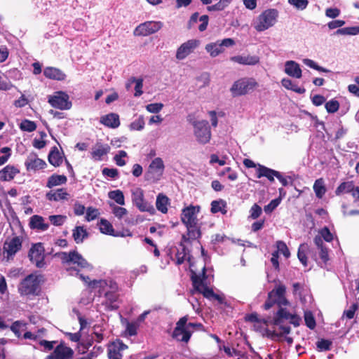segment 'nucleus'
Listing matches in <instances>:
<instances>
[{
    "instance_id": "obj_49",
    "label": "nucleus",
    "mask_w": 359,
    "mask_h": 359,
    "mask_svg": "<svg viewBox=\"0 0 359 359\" xmlns=\"http://www.w3.org/2000/svg\"><path fill=\"white\" fill-rule=\"evenodd\" d=\"M93 334L95 336V341L97 343H100L104 339V330L102 326L99 325H95L93 327Z\"/></svg>"
},
{
    "instance_id": "obj_10",
    "label": "nucleus",
    "mask_w": 359,
    "mask_h": 359,
    "mask_svg": "<svg viewBox=\"0 0 359 359\" xmlns=\"http://www.w3.org/2000/svg\"><path fill=\"white\" fill-rule=\"evenodd\" d=\"M192 125L197 141L202 144L208 143L211 139V130L208 122L205 120L194 121Z\"/></svg>"
},
{
    "instance_id": "obj_17",
    "label": "nucleus",
    "mask_w": 359,
    "mask_h": 359,
    "mask_svg": "<svg viewBox=\"0 0 359 359\" xmlns=\"http://www.w3.org/2000/svg\"><path fill=\"white\" fill-rule=\"evenodd\" d=\"M25 166L27 171H34L43 169L46 166V163L43 159L39 158L35 152L28 154L25 161Z\"/></svg>"
},
{
    "instance_id": "obj_50",
    "label": "nucleus",
    "mask_w": 359,
    "mask_h": 359,
    "mask_svg": "<svg viewBox=\"0 0 359 359\" xmlns=\"http://www.w3.org/2000/svg\"><path fill=\"white\" fill-rule=\"evenodd\" d=\"M276 244L277 248L276 251H278V253H282L286 258H288L290 256V250L285 242L283 241H278Z\"/></svg>"
},
{
    "instance_id": "obj_34",
    "label": "nucleus",
    "mask_w": 359,
    "mask_h": 359,
    "mask_svg": "<svg viewBox=\"0 0 359 359\" xmlns=\"http://www.w3.org/2000/svg\"><path fill=\"white\" fill-rule=\"evenodd\" d=\"M48 159V162L54 167H59L62 164V157L56 147H54L50 151Z\"/></svg>"
},
{
    "instance_id": "obj_25",
    "label": "nucleus",
    "mask_w": 359,
    "mask_h": 359,
    "mask_svg": "<svg viewBox=\"0 0 359 359\" xmlns=\"http://www.w3.org/2000/svg\"><path fill=\"white\" fill-rule=\"evenodd\" d=\"M29 227L32 229H37L42 231H46L49 224L44 222V219L42 216L34 215L30 217Z\"/></svg>"
},
{
    "instance_id": "obj_13",
    "label": "nucleus",
    "mask_w": 359,
    "mask_h": 359,
    "mask_svg": "<svg viewBox=\"0 0 359 359\" xmlns=\"http://www.w3.org/2000/svg\"><path fill=\"white\" fill-rule=\"evenodd\" d=\"M22 238L15 236L11 238H7L4 243V252L6 254L7 259L13 258L15 254L22 249Z\"/></svg>"
},
{
    "instance_id": "obj_4",
    "label": "nucleus",
    "mask_w": 359,
    "mask_h": 359,
    "mask_svg": "<svg viewBox=\"0 0 359 359\" xmlns=\"http://www.w3.org/2000/svg\"><path fill=\"white\" fill-rule=\"evenodd\" d=\"M43 276L31 273L23 278L18 287V291L21 296L35 297L41 293V282Z\"/></svg>"
},
{
    "instance_id": "obj_1",
    "label": "nucleus",
    "mask_w": 359,
    "mask_h": 359,
    "mask_svg": "<svg viewBox=\"0 0 359 359\" xmlns=\"http://www.w3.org/2000/svg\"><path fill=\"white\" fill-rule=\"evenodd\" d=\"M275 304L278 306V310L273 316V326L276 330H271L265 327L264 331L268 338L278 341V338L290 333V325L294 327H299L302 323V318L296 312H290L287 309L286 306H289L290 302L286 297V287L283 284L276 285L268 293L262 308L269 310Z\"/></svg>"
},
{
    "instance_id": "obj_39",
    "label": "nucleus",
    "mask_w": 359,
    "mask_h": 359,
    "mask_svg": "<svg viewBox=\"0 0 359 359\" xmlns=\"http://www.w3.org/2000/svg\"><path fill=\"white\" fill-rule=\"evenodd\" d=\"M99 228L101 233L114 236L115 232L114 229L112 224L108 220L101 219L99 224Z\"/></svg>"
},
{
    "instance_id": "obj_64",
    "label": "nucleus",
    "mask_w": 359,
    "mask_h": 359,
    "mask_svg": "<svg viewBox=\"0 0 359 359\" xmlns=\"http://www.w3.org/2000/svg\"><path fill=\"white\" fill-rule=\"evenodd\" d=\"M199 20L201 22V24L198 27V30L200 32H204L208 27L209 17L207 15H203L200 17Z\"/></svg>"
},
{
    "instance_id": "obj_42",
    "label": "nucleus",
    "mask_w": 359,
    "mask_h": 359,
    "mask_svg": "<svg viewBox=\"0 0 359 359\" xmlns=\"http://www.w3.org/2000/svg\"><path fill=\"white\" fill-rule=\"evenodd\" d=\"M354 184L353 182H345L341 183L335 191L337 196L343 193H351L353 190Z\"/></svg>"
},
{
    "instance_id": "obj_8",
    "label": "nucleus",
    "mask_w": 359,
    "mask_h": 359,
    "mask_svg": "<svg viewBox=\"0 0 359 359\" xmlns=\"http://www.w3.org/2000/svg\"><path fill=\"white\" fill-rule=\"evenodd\" d=\"M276 9H267L262 12L257 18V22L255 29L257 32H263L273 26L278 18Z\"/></svg>"
},
{
    "instance_id": "obj_52",
    "label": "nucleus",
    "mask_w": 359,
    "mask_h": 359,
    "mask_svg": "<svg viewBox=\"0 0 359 359\" xmlns=\"http://www.w3.org/2000/svg\"><path fill=\"white\" fill-rule=\"evenodd\" d=\"M359 33V27H344L341 29H339L337 31V34H344V35H356Z\"/></svg>"
},
{
    "instance_id": "obj_22",
    "label": "nucleus",
    "mask_w": 359,
    "mask_h": 359,
    "mask_svg": "<svg viewBox=\"0 0 359 359\" xmlns=\"http://www.w3.org/2000/svg\"><path fill=\"white\" fill-rule=\"evenodd\" d=\"M111 291L104 293L105 302L103 304L106 306L107 311H114L118 309V306L116 304L118 299V294L116 292L117 287H111Z\"/></svg>"
},
{
    "instance_id": "obj_57",
    "label": "nucleus",
    "mask_w": 359,
    "mask_h": 359,
    "mask_svg": "<svg viewBox=\"0 0 359 359\" xmlns=\"http://www.w3.org/2000/svg\"><path fill=\"white\" fill-rule=\"evenodd\" d=\"M99 215V211L97 209L93 207H88L86 210V219L90 222L95 219Z\"/></svg>"
},
{
    "instance_id": "obj_61",
    "label": "nucleus",
    "mask_w": 359,
    "mask_h": 359,
    "mask_svg": "<svg viewBox=\"0 0 359 359\" xmlns=\"http://www.w3.org/2000/svg\"><path fill=\"white\" fill-rule=\"evenodd\" d=\"M262 212V208L257 203H255L251 207L250 210V217L252 218L253 219H255L261 215Z\"/></svg>"
},
{
    "instance_id": "obj_63",
    "label": "nucleus",
    "mask_w": 359,
    "mask_h": 359,
    "mask_svg": "<svg viewBox=\"0 0 359 359\" xmlns=\"http://www.w3.org/2000/svg\"><path fill=\"white\" fill-rule=\"evenodd\" d=\"M138 327V325L136 323H127L126 325V332L130 336H134L137 334V330Z\"/></svg>"
},
{
    "instance_id": "obj_21",
    "label": "nucleus",
    "mask_w": 359,
    "mask_h": 359,
    "mask_svg": "<svg viewBox=\"0 0 359 359\" xmlns=\"http://www.w3.org/2000/svg\"><path fill=\"white\" fill-rule=\"evenodd\" d=\"M110 146L107 144H102L101 141H97L92 148L90 152L91 158L95 161L102 160L104 156L107 155L110 151Z\"/></svg>"
},
{
    "instance_id": "obj_19",
    "label": "nucleus",
    "mask_w": 359,
    "mask_h": 359,
    "mask_svg": "<svg viewBox=\"0 0 359 359\" xmlns=\"http://www.w3.org/2000/svg\"><path fill=\"white\" fill-rule=\"evenodd\" d=\"M199 41L196 39H191L182 43L177 50L176 58L183 60L188 56L198 46Z\"/></svg>"
},
{
    "instance_id": "obj_38",
    "label": "nucleus",
    "mask_w": 359,
    "mask_h": 359,
    "mask_svg": "<svg viewBox=\"0 0 359 359\" xmlns=\"http://www.w3.org/2000/svg\"><path fill=\"white\" fill-rule=\"evenodd\" d=\"M108 196L110 199L114 200L117 204L120 205H125V197L121 190L116 189L110 191L108 193Z\"/></svg>"
},
{
    "instance_id": "obj_45",
    "label": "nucleus",
    "mask_w": 359,
    "mask_h": 359,
    "mask_svg": "<svg viewBox=\"0 0 359 359\" xmlns=\"http://www.w3.org/2000/svg\"><path fill=\"white\" fill-rule=\"evenodd\" d=\"M20 128L23 131L33 132L36 129V124L34 121L25 119L21 122Z\"/></svg>"
},
{
    "instance_id": "obj_33",
    "label": "nucleus",
    "mask_w": 359,
    "mask_h": 359,
    "mask_svg": "<svg viewBox=\"0 0 359 359\" xmlns=\"http://www.w3.org/2000/svg\"><path fill=\"white\" fill-rule=\"evenodd\" d=\"M67 178L65 175L53 174L48 177L46 187L48 188H52L55 186L65 184L67 183Z\"/></svg>"
},
{
    "instance_id": "obj_30",
    "label": "nucleus",
    "mask_w": 359,
    "mask_h": 359,
    "mask_svg": "<svg viewBox=\"0 0 359 359\" xmlns=\"http://www.w3.org/2000/svg\"><path fill=\"white\" fill-rule=\"evenodd\" d=\"M69 196V194L66 191V189L63 188L58 189L55 192L50 191L46 195V198L50 201L67 200Z\"/></svg>"
},
{
    "instance_id": "obj_48",
    "label": "nucleus",
    "mask_w": 359,
    "mask_h": 359,
    "mask_svg": "<svg viewBox=\"0 0 359 359\" xmlns=\"http://www.w3.org/2000/svg\"><path fill=\"white\" fill-rule=\"evenodd\" d=\"M110 207L112 209V213L118 219H121L128 213V210L125 208L116 205L114 203H110Z\"/></svg>"
},
{
    "instance_id": "obj_53",
    "label": "nucleus",
    "mask_w": 359,
    "mask_h": 359,
    "mask_svg": "<svg viewBox=\"0 0 359 359\" xmlns=\"http://www.w3.org/2000/svg\"><path fill=\"white\" fill-rule=\"evenodd\" d=\"M144 120L142 116L133 121L130 125V128L134 130H141L144 127Z\"/></svg>"
},
{
    "instance_id": "obj_40",
    "label": "nucleus",
    "mask_w": 359,
    "mask_h": 359,
    "mask_svg": "<svg viewBox=\"0 0 359 359\" xmlns=\"http://www.w3.org/2000/svg\"><path fill=\"white\" fill-rule=\"evenodd\" d=\"M180 250H178L175 255L177 265L182 264L184 262L187 255L189 254V250L182 242L180 243Z\"/></svg>"
},
{
    "instance_id": "obj_62",
    "label": "nucleus",
    "mask_w": 359,
    "mask_h": 359,
    "mask_svg": "<svg viewBox=\"0 0 359 359\" xmlns=\"http://www.w3.org/2000/svg\"><path fill=\"white\" fill-rule=\"evenodd\" d=\"M163 104L162 103H151L147 104L146 109L151 113H158L163 109Z\"/></svg>"
},
{
    "instance_id": "obj_59",
    "label": "nucleus",
    "mask_w": 359,
    "mask_h": 359,
    "mask_svg": "<svg viewBox=\"0 0 359 359\" xmlns=\"http://www.w3.org/2000/svg\"><path fill=\"white\" fill-rule=\"evenodd\" d=\"M320 237L327 242H331L333 240V236L328 227H323L320 231Z\"/></svg>"
},
{
    "instance_id": "obj_7",
    "label": "nucleus",
    "mask_w": 359,
    "mask_h": 359,
    "mask_svg": "<svg viewBox=\"0 0 359 359\" xmlns=\"http://www.w3.org/2000/svg\"><path fill=\"white\" fill-rule=\"evenodd\" d=\"M190 272L191 280L194 289L203 294L205 297L212 298L215 293L213 290L203 284L204 280L207 278L205 266H203L201 276L198 275L193 269H190Z\"/></svg>"
},
{
    "instance_id": "obj_16",
    "label": "nucleus",
    "mask_w": 359,
    "mask_h": 359,
    "mask_svg": "<svg viewBox=\"0 0 359 359\" xmlns=\"http://www.w3.org/2000/svg\"><path fill=\"white\" fill-rule=\"evenodd\" d=\"M128 348V346L117 339L107 345V356L109 359H122L123 352Z\"/></svg>"
},
{
    "instance_id": "obj_31",
    "label": "nucleus",
    "mask_w": 359,
    "mask_h": 359,
    "mask_svg": "<svg viewBox=\"0 0 359 359\" xmlns=\"http://www.w3.org/2000/svg\"><path fill=\"white\" fill-rule=\"evenodd\" d=\"M245 320L255 324H264L266 327L269 325H273V317L269 316L266 318H259L258 314L255 312L246 315Z\"/></svg>"
},
{
    "instance_id": "obj_46",
    "label": "nucleus",
    "mask_w": 359,
    "mask_h": 359,
    "mask_svg": "<svg viewBox=\"0 0 359 359\" xmlns=\"http://www.w3.org/2000/svg\"><path fill=\"white\" fill-rule=\"evenodd\" d=\"M332 342L330 340L321 339L316 343L317 348L319 351H330L332 348Z\"/></svg>"
},
{
    "instance_id": "obj_12",
    "label": "nucleus",
    "mask_w": 359,
    "mask_h": 359,
    "mask_svg": "<svg viewBox=\"0 0 359 359\" xmlns=\"http://www.w3.org/2000/svg\"><path fill=\"white\" fill-rule=\"evenodd\" d=\"M48 102L53 107L60 110L69 109L72 105L69 95L62 91H57L53 95H50Z\"/></svg>"
},
{
    "instance_id": "obj_3",
    "label": "nucleus",
    "mask_w": 359,
    "mask_h": 359,
    "mask_svg": "<svg viewBox=\"0 0 359 359\" xmlns=\"http://www.w3.org/2000/svg\"><path fill=\"white\" fill-rule=\"evenodd\" d=\"M199 205H190L182 209L181 221L189 230L192 237L201 236V224L197 219V214L200 212Z\"/></svg>"
},
{
    "instance_id": "obj_9",
    "label": "nucleus",
    "mask_w": 359,
    "mask_h": 359,
    "mask_svg": "<svg viewBox=\"0 0 359 359\" xmlns=\"http://www.w3.org/2000/svg\"><path fill=\"white\" fill-rule=\"evenodd\" d=\"M132 201L140 212H147L151 215L156 212L153 205L144 199V191L141 188L132 191Z\"/></svg>"
},
{
    "instance_id": "obj_6",
    "label": "nucleus",
    "mask_w": 359,
    "mask_h": 359,
    "mask_svg": "<svg viewBox=\"0 0 359 359\" xmlns=\"http://www.w3.org/2000/svg\"><path fill=\"white\" fill-rule=\"evenodd\" d=\"M189 316H184L179 319L176 323L175 327L174 328L172 337L179 342L187 344L194 332V330H189L187 325Z\"/></svg>"
},
{
    "instance_id": "obj_60",
    "label": "nucleus",
    "mask_w": 359,
    "mask_h": 359,
    "mask_svg": "<svg viewBox=\"0 0 359 359\" xmlns=\"http://www.w3.org/2000/svg\"><path fill=\"white\" fill-rule=\"evenodd\" d=\"M102 175L115 179L118 177V171L116 168H104L102 170Z\"/></svg>"
},
{
    "instance_id": "obj_29",
    "label": "nucleus",
    "mask_w": 359,
    "mask_h": 359,
    "mask_svg": "<svg viewBox=\"0 0 359 359\" xmlns=\"http://www.w3.org/2000/svg\"><path fill=\"white\" fill-rule=\"evenodd\" d=\"M43 74L46 78L58 81L65 80L66 77L65 74L60 69L52 67L45 68L43 70Z\"/></svg>"
},
{
    "instance_id": "obj_47",
    "label": "nucleus",
    "mask_w": 359,
    "mask_h": 359,
    "mask_svg": "<svg viewBox=\"0 0 359 359\" xmlns=\"http://www.w3.org/2000/svg\"><path fill=\"white\" fill-rule=\"evenodd\" d=\"M339 102L335 99H332L327 102L325 104L327 111L330 114L337 112L339 109Z\"/></svg>"
},
{
    "instance_id": "obj_14",
    "label": "nucleus",
    "mask_w": 359,
    "mask_h": 359,
    "mask_svg": "<svg viewBox=\"0 0 359 359\" xmlns=\"http://www.w3.org/2000/svg\"><path fill=\"white\" fill-rule=\"evenodd\" d=\"M162 27L161 22L147 21L139 25L134 30L135 36H146L157 32Z\"/></svg>"
},
{
    "instance_id": "obj_56",
    "label": "nucleus",
    "mask_w": 359,
    "mask_h": 359,
    "mask_svg": "<svg viewBox=\"0 0 359 359\" xmlns=\"http://www.w3.org/2000/svg\"><path fill=\"white\" fill-rule=\"evenodd\" d=\"M358 309V304H353L348 310H345L343 313V317L345 316L348 319L353 318L355 311Z\"/></svg>"
},
{
    "instance_id": "obj_20",
    "label": "nucleus",
    "mask_w": 359,
    "mask_h": 359,
    "mask_svg": "<svg viewBox=\"0 0 359 359\" xmlns=\"http://www.w3.org/2000/svg\"><path fill=\"white\" fill-rule=\"evenodd\" d=\"M73 354L74 351L71 348L60 343L47 359H72Z\"/></svg>"
},
{
    "instance_id": "obj_32",
    "label": "nucleus",
    "mask_w": 359,
    "mask_h": 359,
    "mask_svg": "<svg viewBox=\"0 0 359 359\" xmlns=\"http://www.w3.org/2000/svg\"><path fill=\"white\" fill-rule=\"evenodd\" d=\"M170 205L169 198L163 193L158 194L156 201V209L163 214L168 212V206Z\"/></svg>"
},
{
    "instance_id": "obj_55",
    "label": "nucleus",
    "mask_w": 359,
    "mask_h": 359,
    "mask_svg": "<svg viewBox=\"0 0 359 359\" xmlns=\"http://www.w3.org/2000/svg\"><path fill=\"white\" fill-rule=\"evenodd\" d=\"M288 3L299 10H304L308 4V0H288Z\"/></svg>"
},
{
    "instance_id": "obj_15",
    "label": "nucleus",
    "mask_w": 359,
    "mask_h": 359,
    "mask_svg": "<svg viewBox=\"0 0 359 359\" xmlns=\"http://www.w3.org/2000/svg\"><path fill=\"white\" fill-rule=\"evenodd\" d=\"M235 44L233 39L227 38L223 39L222 41H217L215 43H210L205 46V50L210 53V56L216 57L224 50V47H231Z\"/></svg>"
},
{
    "instance_id": "obj_28",
    "label": "nucleus",
    "mask_w": 359,
    "mask_h": 359,
    "mask_svg": "<svg viewBox=\"0 0 359 359\" xmlns=\"http://www.w3.org/2000/svg\"><path fill=\"white\" fill-rule=\"evenodd\" d=\"M230 60L234 62L244 65H255L259 62V57L255 55H236L231 57Z\"/></svg>"
},
{
    "instance_id": "obj_44",
    "label": "nucleus",
    "mask_w": 359,
    "mask_h": 359,
    "mask_svg": "<svg viewBox=\"0 0 359 359\" xmlns=\"http://www.w3.org/2000/svg\"><path fill=\"white\" fill-rule=\"evenodd\" d=\"M308 250V245L306 244H302L299 245L298 252H297V257L300 262L304 266H307V256H306V250Z\"/></svg>"
},
{
    "instance_id": "obj_27",
    "label": "nucleus",
    "mask_w": 359,
    "mask_h": 359,
    "mask_svg": "<svg viewBox=\"0 0 359 359\" xmlns=\"http://www.w3.org/2000/svg\"><path fill=\"white\" fill-rule=\"evenodd\" d=\"M285 72L292 77L300 79L302 77V69L299 65L294 61L290 60L286 62Z\"/></svg>"
},
{
    "instance_id": "obj_35",
    "label": "nucleus",
    "mask_w": 359,
    "mask_h": 359,
    "mask_svg": "<svg viewBox=\"0 0 359 359\" xmlns=\"http://www.w3.org/2000/svg\"><path fill=\"white\" fill-rule=\"evenodd\" d=\"M210 211L213 214L221 212L223 215H226L227 212L226 202L222 199L212 201L211 202Z\"/></svg>"
},
{
    "instance_id": "obj_54",
    "label": "nucleus",
    "mask_w": 359,
    "mask_h": 359,
    "mask_svg": "<svg viewBox=\"0 0 359 359\" xmlns=\"http://www.w3.org/2000/svg\"><path fill=\"white\" fill-rule=\"evenodd\" d=\"M67 219V217L65 215H50L49 217V219L52 224L54 226H61L64 224Z\"/></svg>"
},
{
    "instance_id": "obj_2",
    "label": "nucleus",
    "mask_w": 359,
    "mask_h": 359,
    "mask_svg": "<svg viewBox=\"0 0 359 359\" xmlns=\"http://www.w3.org/2000/svg\"><path fill=\"white\" fill-rule=\"evenodd\" d=\"M55 256L60 259L62 265L65 266L67 271L69 272L72 275L74 273L79 275L80 278L86 283H88L89 286L92 287H101L107 285V282L105 280H93V281H90V278L88 276H84L83 274H79V272L83 269H93V266L76 250H72L69 252H57Z\"/></svg>"
},
{
    "instance_id": "obj_18",
    "label": "nucleus",
    "mask_w": 359,
    "mask_h": 359,
    "mask_svg": "<svg viewBox=\"0 0 359 359\" xmlns=\"http://www.w3.org/2000/svg\"><path fill=\"white\" fill-rule=\"evenodd\" d=\"M164 163L161 158H154L149 167L147 173V179H153L154 180H159L164 171Z\"/></svg>"
},
{
    "instance_id": "obj_41",
    "label": "nucleus",
    "mask_w": 359,
    "mask_h": 359,
    "mask_svg": "<svg viewBox=\"0 0 359 359\" xmlns=\"http://www.w3.org/2000/svg\"><path fill=\"white\" fill-rule=\"evenodd\" d=\"M232 0H219L217 4L208 6L207 10L211 11H224L231 4Z\"/></svg>"
},
{
    "instance_id": "obj_58",
    "label": "nucleus",
    "mask_w": 359,
    "mask_h": 359,
    "mask_svg": "<svg viewBox=\"0 0 359 359\" xmlns=\"http://www.w3.org/2000/svg\"><path fill=\"white\" fill-rule=\"evenodd\" d=\"M127 156V153L121 150L118 151V154H116L114 157V160L115 161L116 163L118 166H123L126 165V161L123 159V157H126Z\"/></svg>"
},
{
    "instance_id": "obj_23",
    "label": "nucleus",
    "mask_w": 359,
    "mask_h": 359,
    "mask_svg": "<svg viewBox=\"0 0 359 359\" xmlns=\"http://www.w3.org/2000/svg\"><path fill=\"white\" fill-rule=\"evenodd\" d=\"M100 122L110 128H116L121 124L119 116L115 113H109L101 116Z\"/></svg>"
},
{
    "instance_id": "obj_5",
    "label": "nucleus",
    "mask_w": 359,
    "mask_h": 359,
    "mask_svg": "<svg viewBox=\"0 0 359 359\" xmlns=\"http://www.w3.org/2000/svg\"><path fill=\"white\" fill-rule=\"evenodd\" d=\"M258 86L254 78L243 77L236 81L230 88L233 97L247 95Z\"/></svg>"
},
{
    "instance_id": "obj_26",
    "label": "nucleus",
    "mask_w": 359,
    "mask_h": 359,
    "mask_svg": "<svg viewBox=\"0 0 359 359\" xmlns=\"http://www.w3.org/2000/svg\"><path fill=\"white\" fill-rule=\"evenodd\" d=\"M20 170L15 166L8 165L0 170V180L6 182L14 179Z\"/></svg>"
},
{
    "instance_id": "obj_36",
    "label": "nucleus",
    "mask_w": 359,
    "mask_h": 359,
    "mask_svg": "<svg viewBox=\"0 0 359 359\" xmlns=\"http://www.w3.org/2000/svg\"><path fill=\"white\" fill-rule=\"evenodd\" d=\"M313 188L316 197L322 198L326 192L324 180L323 178L317 179L314 182Z\"/></svg>"
},
{
    "instance_id": "obj_51",
    "label": "nucleus",
    "mask_w": 359,
    "mask_h": 359,
    "mask_svg": "<svg viewBox=\"0 0 359 359\" xmlns=\"http://www.w3.org/2000/svg\"><path fill=\"white\" fill-rule=\"evenodd\" d=\"M131 82H135V94L134 95L135 97H139L142 95V87H143V79H136L135 77H132L130 79Z\"/></svg>"
},
{
    "instance_id": "obj_37",
    "label": "nucleus",
    "mask_w": 359,
    "mask_h": 359,
    "mask_svg": "<svg viewBox=\"0 0 359 359\" xmlns=\"http://www.w3.org/2000/svg\"><path fill=\"white\" fill-rule=\"evenodd\" d=\"M72 236L76 243H81L88 237V233L83 226H79L73 230Z\"/></svg>"
},
{
    "instance_id": "obj_43",
    "label": "nucleus",
    "mask_w": 359,
    "mask_h": 359,
    "mask_svg": "<svg viewBox=\"0 0 359 359\" xmlns=\"http://www.w3.org/2000/svg\"><path fill=\"white\" fill-rule=\"evenodd\" d=\"M305 325L311 330H314L316 326V319L311 311H305L304 313Z\"/></svg>"
},
{
    "instance_id": "obj_11",
    "label": "nucleus",
    "mask_w": 359,
    "mask_h": 359,
    "mask_svg": "<svg viewBox=\"0 0 359 359\" xmlns=\"http://www.w3.org/2000/svg\"><path fill=\"white\" fill-rule=\"evenodd\" d=\"M44 252L45 249L42 243L33 244L29 250L28 257L37 268L41 269L46 265Z\"/></svg>"
},
{
    "instance_id": "obj_24",
    "label": "nucleus",
    "mask_w": 359,
    "mask_h": 359,
    "mask_svg": "<svg viewBox=\"0 0 359 359\" xmlns=\"http://www.w3.org/2000/svg\"><path fill=\"white\" fill-rule=\"evenodd\" d=\"M279 175V172L267 168L263 165L258 164L257 169V177H266L271 182H274V177Z\"/></svg>"
}]
</instances>
